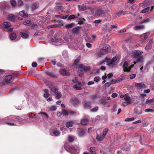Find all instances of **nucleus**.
<instances>
[{
	"label": "nucleus",
	"instance_id": "nucleus-51",
	"mask_svg": "<svg viewBox=\"0 0 154 154\" xmlns=\"http://www.w3.org/2000/svg\"><path fill=\"white\" fill-rule=\"evenodd\" d=\"M23 3L22 0H18V5L19 6H21L23 5Z\"/></svg>",
	"mask_w": 154,
	"mask_h": 154
},
{
	"label": "nucleus",
	"instance_id": "nucleus-63",
	"mask_svg": "<svg viewBox=\"0 0 154 154\" xmlns=\"http://www.w3.org/2000/svg\"><path fill=\"white\" fill-rule=\"evenodd\" d=\"M90 69V66H85L83 70H85V71L89 70Z\"/></svg>",
	"mask_w": 154,
	"mask_h": 154
},
{
	"label": "nucleus",
	"instance_id": "nucleus-12",
	"mask_svg": "<svg viewBox=\"0 0 154 154\" xmlns=\"http://www.w3.org/2000/svg\"><path fill=\"white\" fill-rule=\"evenodd\" d=\"M64 39L68 43L72 41V37L69 34H66L64 37Z\"/></svg>",
	"mask_w": 154,
	"mask_h": 154
},
{
	"label": "nucleus",
	"instance_id": "nucleus-5",
	"mask_svg": "<svg viewBox=\"0 0 154 154\" xmlns=\"http://www.w3.org/2000/svg\"><path fill=\"white\" fill-rule=\"evenodd\" d=\"M134 65L128 66V63L127 61L124 62L123 65V69L124 72H129Z\"/></svg>",
	"mask_w": 154,
	"mask_h": 154
},
{
	"label": "nucleus",
	"instance_id": "nucleus-20",
	"mask_svg": "<svg viewBox=\"0 0 154 154\" xmlns=\"http://www.w3.org/2000/svg\"><path fill=\"white\" fill-rule=\"evenodd\" d=\"M12 79V76L11 75L6 76L5 77V80L6 81V83H8V82L11 81Z\"/></svg>",
	"mask_w": 154,
	"mask_h": 154
},
{
	"label": "nucleus",
	"instance_id": "nucleus-45",
	"mask_svg": "<svg viewBox=\"0 0 154 154\" xmlns=\"http://www.w3.org/2000/svg\"><path fill=\"white\" fill-rule=\"evenodd\" d=\"M10 3L11 5L14 7H15L16 5V1L14 0H11L10 1Z\"/></svg>",
	"mask_w": 154,
	"mask_h": 154
},
{
	"label": "nucleus",
	"instance_id": "nucleus-55",
	"mask_svg": "<svg viewBox=\"0 0 154 154\" xmlns=\"http://www.w3.org/2000/svg\"><path fill=\"white\" fill-rule=\"evenodd\" d=\"M108 129H107L106 128L104 129L103 130V136H104L105 135H106L107 132H108Z\"/></svg>",
	"mask_w": 154,
	"mask_h": 154
},
{
	"label": "nucleus",
	"instance_id": "nucleus-28",
	"mask_svg": "<svg viewBox=\"0 0 154 154\" xmlns=\"http://www.w3.org/2000/svg\"><path fill=\"white\" fill-rule=\"evenodd\" d=\"M3 25L4 26V27L5 28H7L8 27H10L11 26V24L10 23L8 22H4L3 23Z\"/></svg>",
	"mask_w": 154,
	"mask_h": 154
},
{
	"label": "nucleus",
	"instance_id": "nucleus-61",
	"mask_svg": "<svg viewBox=\"0 0 154 154\" xmlns=\"http://www.w3.org/2000/svg\"><path fill=\"white\" fill-rule=\"evenodd\" d=\"M136 75L135 74H134L130 75V78L131 79H133L135 78Z\"/></svg>",
	"mask_w": 154,
	"mask_h": 154
},
{
	"label": "nucleus",
	"instance_id": "nucleus-54",
	"mask_svg": "<svg viewBox=\"0 0 154 154\" xmlns=\"http://www.w3.org/2000/svg\"><path fill=\"white\" fill-rule=\"evenodd\" d=\"M144 111L146 112H153V110L150 108H148L145 109Z\"/></svg>",
	"mask_w": 154,
	"mask_h": 154
},
{
	"label": "nucleus",
	"instance_id": "nucleus-23",
	"mask_svg": "<svg viewBox=\"0 0 154 154\" xmlns=\"http://www.w3.org/2000/svg\"><path fill=\"white\" fill-rule=\"evenodd\" d=\"M143 56H141L138 57L136 61H134V63L135 64L136 63L138 62H142L143 61Z\"/></svg>",
	"mask_w": 154,
	"mask_h": 154
},
{
	"label": "nucleus",
	"instance_id": "nucleus-25",
	"mask_svg": "<svg viewBox=\"0 0 154 154\" xmlns=\"http://www.w3.org/2000/svg\"><path fill=\"white\" fill-rule=\"evenodd\" d=\"M20 35L21 37L24 39L27 38L29 36L28 34L24 32H20Z\"/></svg>",
	"mask_w": 154,
	"mask_h": 154
},
{
	"label": "nucleus",
	"instance_id": "nucleus-1",
	"mask_svg": "<svg viewBox=\"0 0 154 154\" xmlns=\"http://www.w3.org/2000/svg\"><path fill=\"white\" fill-rule=\"evenodd\" d=\"M64 148L66 150L73 154H77V147L76 146H70L69 143H65L64 145Z\"/></svg>",
	"mask_w": 154,
	"mask_h": 154
},
{
	"label": "nucleus",
	"instance_id": "nucleus-58",
	"mask_svg": "<svg viewBox=\"0 0 154 154\" xmlns=\"http://www.w3.org/2000/svg\"><path fill=\"white\" fill-rule=\"evenodd\" d=\"M98 109V107L97 106L95 107L94 108L91 109V112H95Z\"/></svg>",
	"mask_w": 154,
	"mask_h": 154
},
{
	"label": "nucleus",
	"instance_id": "nucleus-17",
	"mask_svg": "<svg viewBox=\"0 0 154 154\" xmlns=\"http://www.w3.org/2000/svg\"><path fill=\"white\" fill-rule=\"evenodd\" d=\"M39 5L37 3H34L31 5V8L32 10L33 11L37 9Z\"/></svg>",
	"mask_w": 154,
	"mask_h": 154
},
{
	"label": "nucleus",
	"instance_id": "nucleus-9",
	"mask_svg": "<svg viewBox=\"0 0 154 154\" xmlns=\"http://www.w3.org/2000/svg\"><path fill=\"white\" fill-rule=\"evenodd\" d=\"M71 103L74 106L79 104V100L75 97H73L71 99Z\"/></svg>",
	"mask_w": 154,
	"mask_h": 154
},
{
	"label": "nucleus",
	"instance_id": "nucleus-41",
	"mask_svg": "<svg viewBox=\"0 0 154 154\" xmlns=\"http://www.w3.org/2000/svg\"><path fill=\"white\" fill-rule=\"evenodd\" d=\"M73 88L76 90H81L82 89L81 86H79L77 85H74L73 86Z\"/></svg>",
	"mask_w": 154,
	"mask_h": 154
},
{
	"label": "nucleus",
	"instance_id": "nucleus-59",
	"mask_svg": "<svg viewBox=\"0 0 154 154\" xmlns=\"http://www.w3.org/2000/svg\"><path fill=\"white\" fill-rule=\"evenodd\" d=\"M84 66L85 65L83 64H81L79 66V69L80 70L82 71L84 70Z\"/></svg>",
	"mask_w": 154,
	"mask_h": 154
},
{
	"label": "nucleus",
	"instance_id": "nucleus-18",
	"mask_svg": "<svg viewBox=\"0 0 154 154\" xmlns=\"http://www.w3.org/2000/svg\"><path fill=\"white\" fill-rule=\"evenodd\" d=\"M46 73L48 75L51 76L54 78H57L58 76V75L54 74L51 72H46Z\"/></svg>",
	"mask_w": 154,
	"mask_h": 154
},
{
	"label": "nucleus",
	"instance_id": "nucleus-49",
	"mask_svg": "<svg viewBox=\"0 0 154 154\" xmlns=\"http://www.w3.org/2000/svg\"><path fill=\"white\" fill-rule=\"evenodd\" d=\"M110 60H111L110 59V58L107 57H106L105 58V60L104 61L105 62H106L107 63V64L109 66V64L110 62Z\"/></svg>",
	"mask_w": 154,
	"mask_h": 154
},
{
	"label": "nucleus",
	"instance_id": "nucleus-36",
	"mask_svg": "<svg viewBox=\"0 0 154 154\" xmlns=\"http://www.w3.org/2000/svg\"><path fill=\"white\" fill-rule=\"evenodd\" d=\"M88 120L86 119H83L81 121V122L82 125H86L88 123Z\"/></svg>",
	"mask_w": 154,
	"mask_h": 154
},
{
	"label": "nucleus",
	"instance_id": "nucleus-52",
	"mask_svg": "<svg viewBox=\"0 0 154 154\" xmlns=\"http://www.w3.org/2000/svg\"><path fill=\"white\" fill-rule=\"evenodd\" d=\"M94 80L95 82H98L100 80V78L98 76H96L94 78Z\"/></svg>",
	"mask_w": 154,
	"mask_h": 154
},
{
	"label": "nucleus",
	"instance_id": "nucleus-47",
	"mask_svg": "<svg viewBox=\"0 0 154 154\" xmlns=\"http://www.w3.org/2000/svg\"><path fill=\"white\" fill-rule=\"evenodd\" d=\"M79 20L78 21V24L79 25H82L83 23V21L85 20V19L84 18H80Z\"/></svg>",
	"mask_w": 154,
	"mask_h": 154
},
{
	"label": "nucleus",
	"instance_id": "nucleus-38",
	"mask_svg": "<svg viewBox=\"0 0 154 154\" xmlns=\"http://www.w3.org/2000/svg\"><path fill=\"white\" fill-rule=\"evenodd\" d=\"M38 114H41L42 117H43V115L45 116L47 118H49L48 115L45 112H39L38 113Z\"/></svg>",
	"mask_w": 154,
	"mask_h": 154
},
{
	"label": "nucleus",
	"instance_id": "nucleus-4",
	"mask_svg": "<svg viewBox=\"0 0 154 154\" xmlns=\"http://www.w3.org/2000/svg\"><path fill=\"white\" fill-rule=\"evenodd\" d=\"M49 88L54 93L56 98L59 99L61 97V93L58 92V90L55 87H51Z\"/></svg>",
	"mask_w": 154,
	"mask_h": 154
},
{
	"label": "nucleus",
	"instance_id": "nucleus-57",
	"mask_svg": "<svg viewBox=\"0 0 154 154\" xmlns=\"http://www.w3.org/2000/svg\"><path fill=\"white\" fill-rule=\"evenodd\" d=\"M56 106H52L50 107V110L51 111H54L56 109Z\"/></svg>",
	"mask_w": 154,
	"mask_h": 154
},
{
	"label": "nucleus",
	"instance_id": "nucleus-13",
	"mask_svg": "<svg viewBox=\"0 0 154 154\" xmlns=\"http://www.w3.org/2000/svg\"><path fill=\"white\" fill-rule=\"evenodd\" d=\"M152 45V40L149 41L148 43L146 45L145 49L147 51H149L151 48Z\"/></svg>",
	"mask_w": 154,
	"mask_h": 154
},
{
	"label": "nucleus",
	"instance_id": "nucleus-19",
	"mask_svg": "<svg viewBox=\"0 0 154 154\" xmlns=\"http://www.w3.org/2000/svg\"><path fill=\"white\" fill-rule=\"evenodd\" d=\"M134 29L136 30L140 29H143L144 28V26L142 25H140L134 26Z\"/></svg>",
	"mask_w": 154,
	"mask_h": 154
},
{
	"label": "nucleus",
	"instance_id": "nucleus-8",
	"mask_svg": "<svg viewBox=\"0 0 154 154\" xmlns=\"http://www.w3.org/2000/svg\"><path fill=\"white\" fill-rule=\"evenodd\" d=\"M60 74L64 76H69L70 74V72L68 71L66 69H61L59 70Z\"/></svg>",
	"mask_w": 154,
	"mask_h": 154
},
{
	"label": "nucleus",
	"instance_id": "nucleus-2",
	"mask_svg": "<svg viewBox=\"0 0 154 154\" xmlns=\"http://www.w3.org/2000/svg\"><path fill=\"white\" fill-rule=\"evenodd\" d=\"M111 48L109 45H107L102 48L100 52L97 54L98 57H101L102 55L108 54L111 51Z\"/></svg>",
	"mask_w": 154,
	"mask_h": 154
},
{
	"label": "nucleus",
	"instance_id": "nucleus-56",
	"mask_svg": "<svg viewBox=\"0 0 154 154\" xmlns=\"http://www.w3.org/2000/svg\"><path fill=\"white\" fill-rule=\"evenodd\" d=\"M97 98V95L95 94L92 95L91 97V99L92 100H94L96 99Z\"/></svg>",
	"mask_w": 154,
	"mask_h": 154
},
{
	"label": "nucleus",
	"instance_id": "nucleus-21",
	"mask_svg": "<svg viewBox=\"0 0 154 154\" xmlns=\"http://www.w3.org/2000/svg\"><path fill=\"white\" fill-rule=\"evenodd\" d=\"M80 28V26L75 27L72 29V32L73 33L77 34L79 32V29Z\"/></svg>",
	"mask_w": 154,
	"mask_h": 154
},
{
	"label": "nucleus",
	"instance_id": "nucleus-37",
	"mask_svg": "<svg viewBox=\"0 0 154 154\" xmlns=\"http://www.w3.org/2000/svg\"><path fill=\"white\" fill-rule=\"evenodd\" d=\"M150 9V7H148L146 8H144L141 11V13L144 14L147 12Z\"/></svg>",
	"mask_w": 154,
	"mask_h": 154
},
{
	"label": "nucleus",
	"instance_id": "nucleus-42",
	"mask_svg": "<svg viewBox=\"0 0 154 154\" xmlns=\"http://www.w3.org/2000/svg\"><path fill=\"white\" fill-rule=\"evenodd\" d=\"M122 79L119 77L116 79L113 82L114 83H118L121 81Z\"/></svg>",
	"mask_w": 154,
	"mask_h": 154
},
{
	"label": "nucleus",
	"instance_id": "nucleus-24",
	"mask_svg": "<svg viewBox=\"0 0 154 154\" xmlns=\"http://www.w3.org/2000/svg\"><path fill=\"white\" fill-rule=\"evenodd\" d=\"M78 135L80 137L83 136L85 134V131L83 129H80L78 133Z\"/></svg>",
	"mask_w": 154,
	"mask_h": 154
},
{
	"label": "nucleus",
	"instance_id": "nucleus-16",
	"mask_svg": "<svg viewBox=\"0 0 154 154\" xmlns=\"http://www.w3.org/2000/svg\"><path fill=\"white\" fill-rule=\"evenodd\" d=\"M149 35V32L145 33L140 35L141 39L143 40L146 39Z\"/></svg>",
	"mask_w": 154,
	"mask_h": 154
},
{
	"label": "nucleus",
	"instance_id": "nucleus-53",
	"mask_svg": "<svg viewBox=\"0 0 154 154\" xmlns=\"http://www.w3.org/2000/svg\"><path fill=\"white\" fill-rule=\"evenodd\" d=\"M62 114L65 116H67L68 115V113L67 111L65 109L62 110Z\"/></svg>",
	"mask_w": 154,
	"mask_h": 154
},
{
	"label": "nucleus",
	"instance_id": "nucleus-27",
	"mask_svg": "<svg viewBox=\"0 0 154 154\" xmlns=\"http://www.w3.org/2000/svg\"><path fill=\"white\" fill-rule=\"evenodd\" d=\"M15 19L14 16L12 14H11L8 15L7 17V20H10L12 21L14 20Z\"/></svg>",
	"mask_w": 154,
	"mask_h": 154
},
{
	"label": "nucleus",
	"instance_id": "nucleus-3",
	"mask_svg": "<svg viewBox=\"0 0 154 154\" xmlns=\"http://www.w3.org/2000/svg\"><path fill=\"white\" fill-rule=\"evenodd\" d=\"M4 119L6 120H8L10 121H15L16 123H18L19 125L21 124L24 121L23 119L20 118H18L14 119L12 118L11 116H9L6 117Z\"/></svg>",
	"mask_w": 154,
	"mask_h": 154
},
{
	"label": "nucleus",
	"instance_id": "nucleus-22",
	"mask_svg": "<svg viewBox=\"0 0 154 154\" xmlns=\"http://www.w3.org/2000/svg\"><path fill=\"white\" fill-rule=\"evenodd\" d=\"M153 102H154V98L150 99H147L145 103L146 104L149 105L152 104V103Z\"/></svg>",
	"mask_w": 154,
	"mask_h": 154
},
{
	"label": "nucleus",
	"instance_id": "nucleus-32",
	"mask_svg": "<svg viewBox=\"0 0 154 154\" xmlns=\"http://www.w3.org/2000/svg\"><path fill=\"white\" fill-rule=\"evenodd\" d=\"M105 138L104 136L101 135H98L96 137L97 139L99 141H102Z\"/></svg>",
	"mask_w": 154,
	"mask_h": 154
},
{
	"label": "nucleus",
	"instance_id": "nucleus-39",
	"mask_svg": "<svg viewBox=\"0 0 154 154\" xmlns=\"http://www.w3.org/2000/svg\"><path fill=\"white\" fill-rule=\"evenodd\" d=\"M74 23H72L69 24H66L65 25V27L67 29H69L72 28L74 26Z\"/></svg>",
	"mask_w": 154,
	"mask_h": 154
},
{
	"label": "nucleus",
	"instance_id": "nucleus-30",
	"mask_svg": "<svg viewBox=\"0 0 154 154\" xmlns=\"http://www.w3.org/2000/svg\"><path fill=\"white\" fill-rule=\"evenodd\" d=\"M84 107L85 109H89L91 108V103L89 102L85 103L84 105Z\"/></svg>",
	"mask_w": 154,
	"mask_h": 154
},
{
	"label": "nucleus",
	"instance_id": "nucleus-15",
	"mask_svg": "<svg viewBox=\"0 0 154 154\" xmlns=\"http://www.w3.org/2000/svg\"><path fill=\"white\" fill-rule=\"evenodd\" d=\"M118 57L117 56H115L113 57L110 60V62L109 64V66H111L112 65L114 64V63L118 59Z\"/></svg>",
	"mask_w": 154,
	"mask_h": 154
},
{
	"label": "nucleus",
	"instance_id": "nucleus-7",
	"mask_svg": "<svg viewBox=\"0 0 154 154\" xmlns=\"http://www.w3.org/2000/svg\"><path fill=\"white\" fill-rule=\"evenodd\" d=\"M134 86L137 89L139 90L146 88V86L143 83H135Z\"/></svg>",
	"mask_w": 154,
	"mask_h": 154
},
{
	"label": "nucleus",
	"instance_id": "nucleus-6",
	"mask_svg": "<svg viewBox=\"0 0 154 154\" xmlns=\"http://www.w3.org/2000/svg\"><path fill=\"white\" fill-rule=\"evenodd\" d=\"M51 42L53 45H58L62 43L63 40L60 38L57 39L55 37H54L52 39Z\"/></svg>",
	"mask_w": 154,
	"mask_h": 154
},
{
	"label": "nucleus",
	"instance_id": "nucleus-43",
	"mask_svg": "<svg viewBox=\"0 0 154 154\" xmlns=\"http://www.w3.org/2000/svg\"><path fill=\"white\" fill-rule=\"evenodd\" d=\"M132 103L131 101H128V102H124L122 103V105L124 106H126L127 105H128L131 104Z\"/></svg>",
	"mask_w": 154,
	"mask_h": 154
},
{
	"label": "nucleus",
	"instance_id": "nucleus-29",
	"mask_svg": "<svg viewBox=\"0 0 154 154\" xmlns=\"http://www.w3.org/2000/svg\"><path fill=\"white\" fill-rule=\"evenodd\" d=\"M19 15L22 17H27L28 16L27 14L24 11H22L20 12L19 13Z\"/></svg>",
	"mask_w": 154,
	"mask_h": 154
},
{
	"label": "nucleus",
	"instance_id": "nucleus-44",
	"mask_svg": "<svg viewBox=\"0 0 154 154\" xmlns=\"http://www.w3.org/2000/svg\"><path fill=\"white\" fill-rule=\"evenodd\" d=\"M29 26L30 27L34 29L37 28V25L36 24H35L33 23H32L30 24Z\"/></svg>",
	"mask_w": 154,
	"mask_h": 154
},
{
	"label": "nucleus",
	"instance_id": "nucleus-46",
	"mask_svg": "<svg viewBox=\"0 0 154 154\" xmlns=\"http://www.w3.org/2000/svg\"><path fill=\"white\" fill-rule=\"evenodd\" d=\"M80 60V58L79 57H77L75 60L74 62V64L76 65H77L78 63H79V60Z\"/></svg>",
	"mask_w": 154,
	"mask_h": 154
},
{
	"label": "nucleus",
	"instance_id": "nucleus-33",
	"mask_svg": "<svg viewBox=\"0 0 154 154\" xmlns=\"http://www.w3.org/2000/svg\"><path fill=\"white\" fill-rule=\"evenodd\" d=\"M74 122L72 121H70L67 122L66 124V127L67 128H69L70 127L72 126V125L74 124Z\"/></svg>",
	"mask_w": 154,
	"mask_h": 154
},
{
	"label": "nucleus",
	"instance_id": "nucleus-48",
	"mask_svg": "<svg viewBox=\"0 0 154 154\" xmlns=\"http://www.w3.org/2000/svg\"><path fill=\"white\" fill-rule=\"evenodd\" d=\"M31 21L29 20H26L24 21L23 23V24L26 25H29L31 23Z\"/></svg>",
	"mask_w": 154,
	"mask_h": 154
},
{
	"label": "nucleus",
	"instance_id": "nucleus-26",
	"mask_svg": "<svg viewBox=\"0 0 154 154\" xmlns=\"http://www.w3.org/2000/svg\"><path fill=\"white\" fill-rule=\"evenodd\" d=\"M90 151L91 154H97L96 149L94 147H91L90 148Z\"/></svg>",
	"mask_w": 154,
	"mask_h": 154
},
{
	"label": "nucleus",
	"instance_id": "nucleus-50",
	"mask_svg": "<svg viewBox=\"0 0 154 154\" xmlns=\"http://www.w3.org/2000/svg\"><path fill=\"white\" fill-rule=\"evenodd\" d=\"M68 140L69 142H72L74 141L73 137L72 136H69Z\"/></svg>",
	"mask_w": 154,
	"mask_h": 154
},
{
	"label": "nucleus",
	"instance_id": "nucleus-40",
	"mask_svg": "<svg viewBox=\"0 0 154 154\" xmlns=\"http://www.w3.org/2000/svg\"><path fill=\"white\" fill-rule=\"evenodd\" d=\"M134 137L136 138V139H137L139 140L140 142L142 143L141 142V137L140 135L138 134H137L135 135V136H134Z\"/></svg>",
	"mask_w": 154,
	"mask_h": 154
},
{
	"label": "nucleus",
	"instance_id": "nucleus-62",
	"mask_svg": "<svg viewBox=\"0 0 154 154\" xmlns=\"http://www.w3.org/2000/svg\"><path fill=\"white\" fill-rule=\"evenodd\" d=\"M113 83V82L112 81L107 82L105 84L106 86L107 87H109Z\"/></svg>",
	"mask_w": 154,
	"mask_h": 154
},
{
	"label": "nucleus",
	"instance_id": "nucleus-35",
	"mask_svg": "<svg viewBox=\"0 0 154 154\" xmlns=\"http://www.w3.org/2000/svg\"><path fill=\"white\" fill-rule=\"evenodd\" d=\"M134 112L137 115L140 114L141 113V110L140 109H138L137 108H136L134 109Z\"/></svg>",
	"mask_w": 154,
	"mask_h": 154
},
{
	"label": "nucleus",
	"instance_id": "nucleus-34",
	"mask_svg": "<svg viewBox=\"0 0 154 154\" xmlns=\"http://www.w3.org/2000/svg\"><path fill=\"white\" fill-rule=\"evenodd\" d=\"M16 37V35L14 33H11L10 35V38L11 40H14Z\"/></svg>",
	"mask_w": 154,
	"mask_h": 154
},
{
	"label": "nucleus",
	"instance_id": "nucleus-14",
	"mask_svg": "<svg viewBox=\"0 0 154 154\" xmlns=\"http://www.w3.org/2000/svg\"><path fill=\"white\" fill-rule=\"evenodd\" d=\"M132 54L134 56H137L140 54H141L143 52L141 50H137L131 52Z\"/></svg>",
	"mask_w": 154,
	"mask_h": 154
},
{
	"label": "nucleus",
	"instance_id": "nucleus-60",
	"mask_svg": "<svg viewBox=\"0 0 154 154\" xmlns=\"http://www.w3.org/2000/svg\"><path fill=\"white\" fill-rule=\"evenodd\" d=\"M75 15L73 14L70 15L68 17V19L69 20L73 19L75 18Z\"/></svg>",
	"mask_w": 154,
	"mask_h": 154
},
{
	"label": "nucleus",
	"instance_id": "nucleus-11",
	"mask_svg": "<svg viewBox=\"0 0 154 154\" xmlns=\"http://www.w3.org/2000/svg\"><path fill=\"white\" fill-rule=\"evenodd\" d=\"M120 98H124V100L128 102V101H131L130 100L131 98L127 94H126L124 95H120Z\"/></svg>",
	"mask_w": 154,
	"mask_h": 154
},
{
	"label": "nucleus",
	"instance_id": "nucleus-31",
	"mask_svg": "<svg viewBox=\"0 0 154 154\" xmlns=\"http://www.w3.org/2000/svg\"><path fill=\"white\" fill-rule=\"evenodd\" d=\"M62 54L64 58L66 59H67L68 58V53L67 51H63L62 52Z\"/></svg>",
	"mask_w": 154,
	"mask_h": 154
},
{
	"label": "nucleus",
	"instance_id": "nucleus-64",
	"mask_svg": "<svg viewBox=\"0 0 154 154\" xmlns=\"http://www.w3.org/2000/svg\"><path fill=\"white\" fill-rule=\"evenodd\" d=\"M68 113L71 115H73L75 114L76 112L72 110H70L69 111Z\"/></svg>",
	"mask_w": 154,
	"mask_h": 154
},
{
	"label": "nucleus",
	"instance_id": "nucleus-10",
	"mask_svg": "<svg viewBox=\"0 0 154 154\" xmlns=\"http://www.w3.org/2000/svg\"><path fill=\"white\" fill-rule=\"evenodd\" d=\"M60 134V132L56 129H54L53 132H51L50 133V135L54 136L57 137L59 136Z\"/></svg>",
	"mask_w": 154,
	"mask_h": 154
}]
</instances>
